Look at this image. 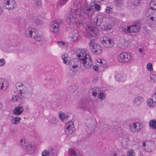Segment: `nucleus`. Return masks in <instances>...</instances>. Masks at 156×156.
Returning <instances> with one entry per match:
<instances>
[{
  "label": "nucleus",
  "mask_w": 156,
  "mask_h": 156,
  "mask_svg": "<svg viewBox=\"0 0 156 156\" xmlns=\"http://www.w3.org/2000/svg\"><path fill=\"white\" fill-rule=\"evenodd\" d=\"M94 12V10L90 5L85 7H81L80 9H77L68 13L66 16V21L68 23L73 25L75 28L78 25L83 24L82 20L83 16V13L87 16H91Z\"/></svg>",
  "instance_id": "f257e3e1"
},
{
  "label": "nucleus",
  "mask_w": 156,
  "mask_h": 156,
  "mask_svg": "<svg viewBox=\"0 0 156 156\" xmlns=\"http://www.w3.org/2000/svg\"><path fill=\"white\" fill-rule=\"evenodd\" d=\"M76 56L80 64L84 68H89L92 66L93 62L90 56L85 50H78L76 52Z\"/></svg>",
  "instance_id": "f03ea898"
},
{
  "label": "nucleus",
  "mask_w": 156,
  "mask_h": 156,
  "mask_svg": "<svg viewBox=\"0 0 156 156\" xmlns=\"http://www.w3.org/2000/svg\"><path fill=\"white\" fill-rule=\"evenodd\" d=\"M78 108L81 110H87L91 112L92 108L91 105L93 104V101L86 98L82 99L79 102Z\"/></svg>",
  "instance_id": "7ed1b4c3"
},
{
  "label": "nucleus",
  "mask_w": 156,
  "mask_h": 156,
  "mask_svg": "<svg viewBox=\"0 0 156 156\" xmlns=\"http://www.w3.org/2000/svg\"><path fill=\"white\" fill-rule=\"evenodd\" d=\"M140 27V25L138 23L133 25L123 27L122 28L121 30L126 34L135 33L139 31Z\"/></svg>",
  "instance_id": "20e7f679"
},
{
  "label": "nucleus",
  "mask_w": 156,
  "mask_h": 156,
  "mask_svg": "<svg viewBox=\"0 0 156 156\" xmlns=\"http://www.w3.org/2000/svg\"><path fill=\"white\" fill-rule=\"evenodd\" d=\"M132 56L131 54L126 52H123L119 54L117 59L119 62L126 63L131 62L132 60Z\"/></svg>",
  "instance_id": "39448f33"
},
{
  "label": "nucleus",
  "mask_w": 156,
  "mask_h": 156,
  "mask_svg": "<svg viewBox=\"0 0 156 156\" xmlns=\"http://www.w3.org/2000/svg\"><path fill=\"white\" fill-rule=\"evenodd\" d=\"M2 5L5 9L9 10H12L16 7V4L14 0H4Z\"/></svg>",
  "instance_id": "423d86ee"
},
{
  "label": "nucleus",
  "mask_w": 156,
  "mask_h": 156,
  "mask_svg": "<svg viewBox=\"0 0 156 156\" xmlns=\"http://www.w3.org/2000/svg\"><path fill=\"white\" fill-rule=\"evenodd\" d=\"M143 128L141 123L138 122H134L131 123L129 126L130 131L133 133L140 131Z\"/></svg>",
  "instance_id": "0eeeda50"
},
{
  "label": "nucleus",
  "mask_w": 156,
  "mask_h": 156,
  "mask_svg": "<svg viewBox=\"0 0 156 156\" xmlns=\"http://www.w3.org/2000/svg\"><path fill=\"white\" fill-rule=\"evenodd\" d=\"M87 34L91 37H94L98 34L99 31L98 28L94 24H90L86 29Z\"/></svg>",
  "instance_id": "6e6552de"
},
{
  "label": "nucleus",
  "mask_w": 156,
  "mask_h": 156,
  "mask_svg": "<svg viewBox=\"0 0 156 156\" xmlns=\"http://www.w3.org/2000/svg\"><path fill=\"white\" fill-rule=\"evenodd\" d=\"M100 40L102 44L105 47L110 48L113 46L112 39L109 38L105 37H101L100 38Z\"/></svg>",
  "instance_id": "1a4fd4ad"
},
{
  "label": "nucleus",
  "mask_w": 156,
  "mask_h": 156,
  "mask_svg": "<svg viewBox=\"0 0 156 156\" xmlns=\"http://www.w3.org/2000/svg\"><path fill=\"white\" fill-rule=\"evenodd\" d=\"M74 130L73 122L70 121L66 123L65 129V131L66 134L70 135L73 133Z\"/></svg>",
  "instance_id": "9d476101"
},
{
  "label": "nucleus",
  "mask_w": 156,
  "mask_h": 156,
  "mask_svg": "<svg viewBox=\"0 0 156 156\" xmlns=\"http://www.w3.org/2000/svg\"><path fill=\"white\" fill-rule=\"evenodd\" d=\"M97 122L95 119H92L88 120L86 123V126L87 128L90 130L91 132H93L96 127Z\"/></svg>",
  "instance_id": "9b49d317"
},
{
  "label": "nucleus",
  "mask_w": 156,
  "mask_h": 156,
  "mask_svg": "<svg viewBox=\"0 0 156 156\" xmlns=\"http://www.w3.org/2000/svg\"><path fill=\"white\" fill-rule=\"evenodd\" d=\"M59 24L57 21L52 22L49 27V30L51 32L55 34L59 31Z\"/></svg>",
  "instance_id": "f8f14e48"
},
{
  "label": "nucleus",
  "mask_w": 156,
  "mask_h": 156,
  "mask_svg": "<svg viewBox=\"0 0 156 156\" xmlns=\"http://www.w3.org/2000/svg\"><path fill=\"white\" fill-rule=\"evenodd\" d=\"M144 101L143 98L141 96H138L132 100V104L135 107H138Z\"/></svg>",
  "instance_id": "ddd939ff"
},
{
  "label": "nucleus",
  "mask_w": 156,
  "mask_h": 156,
  "mask_svg": "<svg viewBox=\"0 0 156 156\" xmlns=\"http://www.w3.org/2000/svg\"><path fill=\"white\" fill-rule=\"evenodd\" d=\"M150 8L147 10L146 16L148 17L154 13L155 10H156V3L154 2H151L150 4Z\"/></svg>",
  "instance_id": "4468645a"
},
{
  "label": "nucleus",
  "mask_w": 156,
  "mask_h": 156,
  "mask_svg": "<svg viewBox=\"0 0 156 156\" xmlns=\"http://www.w3.org/2000/svg\"><path fill=\"white\" fill-rule=\"evenodd\" d=\"M27 154H31L34 151V147L31 143L26 144L25 146L23 147Z\"/></svg>",
  "instance_id": "2eb2a0df"
},
{
  "label": "nucleus",
  "mask_w": 156,
  "mask_h": 156,
  "mask_svg": "<svg viewBox=\"0 0 156 156\" xmlns=\"http://www.w3.org/2000/svg\"><path fill=\"white\" fill-rule=\"evenodd\" d=\"M9 85L8 81L4 78H0V90H5Z\"/></svg>",
  "instance_id": "dca6fc26"
},
{
  "label": "nucleus",
  "mask_w": 156,
  "mask_h": 156,
  "mask_svg": "<svg viewBox=\"0 0 156 156\" xmlns=\"http://www.w3.org/2000/svg\"><path fill=\"white\" fill-rule=\"evenodd\" d=\"M19 91L21 96L24 98L30 97L31 94V91L27 89H24L23 90H21V88H19Z\"/></svg>",
  "instance_id": "f3484780"
},
{
  "label": "nucleus",
  "mask_w": 156,
  "mask_h": 156,
  "mask_svg": "<svg viewBox=\"0 0 156 156\" xmlns=\"http://www.w3.org/2000/svg\"><path fill=\"white\" fill-rule=\"evenodd\" d=\"M93 47L92 51L94 55H99L102 53V48L99 44H96Z\"/></svg>",
  "instance_id": "a211bd4d"
},
{
  "label": "nucleus",
  "mask_w": 156,
  "mask_h": 156,
  "mask_svg": "<svg viewBox=\"0 0 156 156\" xmlns=\"http://www.w3.org/2000/svg\"><path fill=\"white\" fill-rule=\"evenodd\" d=\"M35 41H40L43 40V37L40 32L36 30L32 37Z\"/></svg>",
  "instance_id": "6ab92c4d"
},
{
  "label": "nucleus",
  "mask_w": 156,
  "mask_h": 156,
  "mask_svg": "<svg viewBox=\"0 0 156 156\" xmlns=\"http://www.w3.org/2000/svg\"><path fill=\"white\" fill-rule=\"evenodd\" d=\"M115 79L117 81L124 82L126 80V78L123 73H117L115 75Z\"/></svg>",
  "instance_id": "aec40b11"
},
{
  "label": "nucleus",
  "mask_w": 156,
  "mask_h": 156,
  "mask_svg": "<svg viewBox=\"0 0 156 156\" xmlns=\"http://www.w3.org/2000/svg\"><path fill=\"white\" fill-rule=\"evenodd\" d=\"M36 30V29L32 28L27 29L25 31L26 36L27 37L32 38L34 33Z\"/></svg>",
  "instance_id": "412c9836"
},
{
  "label": "nucleus",
  "mask_w": 156,
  "mask_h": 156,
  "mask_svg": "<svg viewBox=\"0 0 156 156\" xmlns=\"http://www.w3.org/2000/svg\"><path fill=\"white\" fill-rule=\"evenodd\" d=\"M23 111V107L18 106L16 107L13 111V114L16 115H19L22 114Z\"/></svg>",
  "instance_id": "4be33fe9"
},
{
  "label": "nucleus",
  "mask_w": 156,
  "mask_h": 156,
  "mask_svg": "<svg viewBox=\"0 0 156 156\" xmlns=\"http://www.w3.org/2000/svg\"><path fill=\"white\" fill-rule=\"evenodd\" d=\"M30 18L32 21H34L35 23L37 25H41L43 23V18L42 17L41 18H38L37 17L36 18L34 16H32L30 17Z\"/></svg>",
  "instance_id": "5701e85b"
},
{
  "label": "nucleus",
  "mask_w": 156,
  "mask_h": 156,
  "mask_svg": "<svg viewBox=\"0 0 156 156\" xmlns=\"http://www.w3.org/2000/svg\"><path fill=\"white\" fill-rule=\"evenodd\" d=\"M62 58L64 64L68 65L70 63V58L68 56L67 54L65 53L62 55Z\"/></svg>",
  "instance_id": "b1692460"
},
{
  "label": "nucleus",
  "mask_w": 156,
  "mask_h": 156,
  "mask_svg": "<svg viewBox=\"0 0 156 156\" xmlns=\"http://www.w3.org/2000/svg\"><path fill=\"white\" fill-rule=\"evenodd\" d=\"M127 46V43L123 39H121L118 44V47L119 48H124Z\"/></svg>",
  "instance_id": "393cba45"
},
{
  "label": "nucleus",
  "mask_w": 156,
  "mask_h": 156,
  "mask_svg": "<svg viewBox=\"0 0 156 156\" xmlns=\"http://www.w3.org/2000/svg\"><path fill=\"white\" fill-rule=\"evenodd\" d=\"M96 61L98 64V65H100L101 66H106V64L107 61L104 59H101L99 58H98L96 59Z\"/></svg>",
  "instance_id": "a878e982"
},
{
  "label": "nucleus",
  "mask_w": 156,
  "mask_h": 156,
  "mask_svg": "<svg viewBox=\"0 0 156 156\" xmlns=\"http://www.w3.org/2000/svg\"><path fill=\"white\" fill-rule=\"evenodd\" d=\"M149 125L151 128L156 130V120L153 119L150 120Z\"/></svg>",
  "instance_id": "bb28decb"
},
{
  "label": "nucleus",
  "mask_w": 156,
  "mask_h": 156,
  "mask_svg": "<svg viewBox=\"0 0 156 156\" xmlns=\"http://www.w3.org/2000/svg\"><path fill=\"white\" fill-rule=\"evenodd\" d=\"M21 120V118L20 117H14L12 119L11 122L13 124L17 125L20 122Z\"/></svg>",
  "instance_id": "cd10ccee"
},
{
  "label": "nucleus",
  "mask_w": 156,
  "mask_h": 156,
  "mask_svg": "<svg viewBox=\"0 0 156 156\" xmlns=\"http://www.w3.org/2000/svg\"><path fill=\"white\" fill-rule=\"evenodd\" d=\"M68 154L70 156H79L78 152L72 149H70L69 150Z\"/></svg>",
  "instance_id": "c85d7f7f"
},
{
  "label": "nucleus",
  "mask_w": 156,
  "mask_h": 156,
  "mask_svg": "<svg viewBox=\"0 0 156 156\" xmlns=\"http://www.w3.org/2000/svg\"><path fill=\"white\" fill-rule=\"evenodd\" d=\"M48 120L50 123L51 125H55L58 122V119L55 117H51L49 118Z\"/></svg>",
  "instance_id": "c756f323"
},
{
  "label": "nucleus",
  "mask_w": 156,
  "mask_h": 156,
  "mask_svg": "<svg viewBox=\"0 0 156 156\" xmlns=\"http://www.w3.org/2000/svg\"><path fill=\"white\" fill-rule=\"evenodd\" d=\"M147 105L148 106L151 108H153L155 105V102L152 99H148L147 101Z\"/></svg>",
  "instance_id": "7c9ffc66"
},
{
  "label": "nucleus",
  "mask_w": 156,
  "mask_h": 156,
  "mask_svg": "<svg viewBox=\"0 0 156 156\" xmlns=\"http://www.w3.org/2000/svg\"><path fill=\"white\" fill-rule=\"evenodd\" d=\"M68 0H59L57 4L58 8H61L67 2Z\"/></svg>",
  "instance_id": "2f4dec72"
},
{
  "label": "nucleus",
  "mask_w": 156,
  "mask_h": 156,
  "mask_svg": "<svg viewBox=\"0 0 156 156\" xmlns=\"http://www.w3.org/2000/svg\"><path fill=\"white\" fill-rule=\"evenodd\" d=\"M57 43L58 46L62 48H66L68 47L67 43L66 42L59 41Z\"/></svg>",
  "instance_id": "473e14b6"
},
{
  "label": "nucleus",
  "mask_w": 156,
  "mask_h": 156,
  "mask_svg": "<svg viewBox=\"0 0 156 156\" xmlns=\"http://www.w3.org/2000/svg\"><path fill=\"white\" fill-rule=\"evenodd\" d=\"M112 26L109 24H107L106 25H101V28L103 30H109L111 29Z\"/></svg>",
  "instance_id": "72a5a7b5"
},
{
  "label": "nucleus",
  "mask_w": 156,
  "mask_h": 156,
  "mask_svg": "<svg viewBox=\"0 0 156 156\" xmlns=\"http://www.w3.org/2000/svg\"><path fill=\"white\" fill-rule=\"evenodd\" d=\"M79 37V35L78 33L76 32L74 33L72 36L70 37L71 40L72 41H76L77 40Z\"/></svg>",
  "instance_id": "f704fd0d"
},
{
  "label": "nucleus",
  "mask_w": 156,
  "mask_h": 156,
  "mask_svg": "<svg viewBox=\"0 0 156 156\" xmlns=\"http://www.w3.org/2000/svg\"><path fill=\"white\" fill-rule=\"evenodd\" d=\"M106 94L105 93L100 92L99 93L98 98L99 101H102L105 98Z\"/></svg>",
  "instance_id": "c9c22d12"
},
{
  "label": "nucleus",
  "mask_w": 156,
  "mask_h": 156,
  "mask_svg": "<svg viewBox=\"0 0 156 156\" xmlns=\"http://www.w3.org/2000/svg\"><path fill=\"white\" fill-rule=\"evenodd\" d=\"M90 5L92 8L93 6H94L95 9L97 11H98L100 10L101 6L99 5L98 4L95 2H93L90 4Z\"/></svg>",
  "instance_id": "e433bc0d"
},
{
  "label": "nucleus",
  "mask_w": 156,
  "mask_h": 156,
  "mask_svg": "<svg viewBox=\"0 0 156 156\" xmlns=\"http://www.w3.org/2000/svg\"><path fill=\"white\" fill-rule=\"evenodd\" d=\"M115 6L117 7L122 6L124 4L122 0H118L115 2Z\"/></svg>",
  "instance_id": "4c0bfd02"
},
{
  "label": "nucleus",
  "mask_w": 156,
  "mask_h": 156,
  "mask_svg": "<svg viewBox=\"0 0 156 156\" xmlns=\"http://www.w3.org/2000/svg\"><path fill=\"white\" fill-rule=\"evenodd\" d=\"M113 12V9L109 6H107L105 10V12L108 14H111Z\"/></svg>",
  "instance_id": "58836bf2"
},
{
  "label": "nucleus",
  "mask_w": 156,
  "mask_h": 156,
  "mask_svg": "<svg viewBox=\"0 0 156 156\" xmlns=\"http://www.w3.org/2000/svg\"><path fill=\"white\" fill-rule=\"evenodd\" d=\"M59 117L62 121H63L65 120L67 118L66 115L63 112H61L59 114Z\"/></svg>",
  "instance_id": "ea45409f"
},
{
  "label": "nucleus",
  "mask_w": 156,
  "mask_h": 156,
  "mask_svg": "<svg viewBox=\"0 0 156 156\" xmlns=\"http://www.w3.org/2000/svg\"><path fill=\"white\" fill-rule=\"evenodd\" d=\"M97 89L95 87L94 88H92L90 90V92H91L92 95L94 96H96L98 93V92H99L97 90Z\"/></svg>",
  "instance_id": "a19ab883"
},
{
  "label": "nucleus",
  "mask_w": 156,
  "mask_h": 156,
  "mask_svg": "<svg viewBox=\"0 0 156 156\" xmlns=\"http://www.w3.org/2000/svg\"><path fill=\"white\" fill-rule=\"evenodd\" d=\"M104 15V13H100L98 15L97 17V21H101L103 19Z\"/></svg>",
  "instance_id": "79ce46f5"
},
{
  "label": "nucleus",
  "mask_w": 156,
  "mask_h": 156,
  "mask_svg": "<svg viewBox=\"0 0 156 156\" xmlns=\"http://www.w3.org/2000/svg\"><path fill=\"white\" fill-rule=\"evenodd\" d=\"M151 82H156V75L154 74H151L150 76Z\"/></svg>",
  "instance_id": "37998d69"
},
{
  "label": "nucleus",
  "mask_w": 156,
  "mask_h": 156,
  "mask_svg": "<svg viewBox=\"0 0 156 156\" xmlns=\"http://www.w3.org/2000/svg\"><path fill=\"white\" fill-rule=\"evenodd\" d=\"M146 68L150 72H151L153 70V68L152 65L151 63H148L147 64Z\"/></svg>",
  "instance_id": "c03bdc74"
},
{
  "label": "nucleus",
  "mask_w": 156,
  "mask_h": 156,
  "mask_svg": "<svg viewBox=\"0 0 156 156\" xmlns=\"http://www.w3.org/2000/svg\"><path fill=\"white\" fill-rule=\"evenodd\" d=\"M69 64V66H72L74 65H78V63L77 62V59H74L72 60L70 62Z\"/></svg>",
  "instance_id": "a18cd8bd"
},
{
  "label": "nucleus",
  "mask_w": 156,
  "mask_h": 156,
  "mask_svg": "<svg viewBox=\"0 0 156 156\" xmlns=\"http://www.w3.org/2000/svg\"><path fill=\"white\" fill-rule=\"evenodd\" d=\"M34 3L38 7H41L42 3L41 0H33Z\"/></svg>",
  "instance_id": "49530a36"
},
{
  "label": "nucleus",
  "mask_w": 156,
  "mask_h": 156,
  "mask_svg": "<svg viewBox=\"0 0 156 156\" xmlns=\"http://www.w3.org/2000/svg\"><path fill=\"white\" fill-rule=\"evenodd\" d=\"M20 142L21 147H23V148L25 146L26 144L28 143L26 142L24 139H21L20 140Z\"/></svg>",
  "instance_id": "de8ad7c7"
},
{
  "label": "nucleus",
  "mask_w": 156,
  "mask_h": 156,
  "mask_svg": "<svg viewBox=\"0 0 156 156\" xmlns=\"http://www.w3.org/2000/svg\"><path fill=\"white\" fill-rule=\"evenodd\" d=\"M16 86L17 89L19 90V88H21V90H22L23 88V85L22 83H19L16 84Z\"/></svg>",
  "instance_id": "09e8293b"
},
{
  "label": "nucleus",
  "mask_w": 156,
  "mask_h": 156,
  "mask_svg": "<svg viewBox=\"0 0 156 156\" xmlns=\"http://www.w3.org/2000/svg\"><path fill=\"white\" fill-rule=\"evenodd\" d=\"M12 100L14 101H18L20 100V98L18 95H15L13 96L12 98Z\"/></svg>",
  "instance_id": "8fccbe9b"
},
{
  "label": "nucleus",
  "mask_w": 156,
  "mask_h": 156,
  "mask_svg": "<svg viewBox=\"0 0 156 156\" xmlns=\"http://www.w3.org/2000/svg\"><path fill=\"white\" fill-rule=\"evenodd\" d=\"M14 132L13 130L11 129L9 132L8 136L10 138H13L14 136Z\"/></svg>",
  "instance_id": "3c124183"
},
{
  "label": "nucleus",
  "mask_w": 156,
  "mask_h": 156,
  "mask_svg": "<svg viewBox=\"0 0 156 156\" xmlns=\"http://www.w3.org/2000/svg\"><path fill=\"white\" fill-rule=\"evenodd\" d=\"M127 156H135V154L132 150H130L127 152Z\"/></svg>",
  "instance_id": "603ef678"
},
{
  "label": "nucleus",
  "mask_w": 156,
  "mask_h": 156,
  "mask_svg": "<svg viewBox=\"0 0 156 156\" xmlns=\"http://www.w3.org/2000/svg\"><path fill=\"white\" fill-rule=\"evenodd\" d=\"M51 154V152H48V151H45L42 152V156H49Z\"/></svg>",
  "instance_id": "864d4df0"
},
{
  "label": "nucleus",
  "mask_w": 156,
  "mask_h": 156,
  "mask_svg": "<svg viewBox=\"0 0 156 156\" xmlns=\"http://www.w3.org/2000/svg\"><path fill=\"white\" fill-rule=\"evenodd\" d=\"M5 61L3 58L0 59V66H3L5 64Z\"/></svg>",
  "instance_id": "5fc2aeb1"
},
{
  "label": "nucleus",
  "mask_w": 156,
  "mask_h": 156,
  "mask_svg": "<svg viewBox=\"0 0 156 156\" xmlns=\"http://www.w3.org/2000/svg\"><path fill=\"white\" fill-rule=\"evenodd\" d=\"M131 144L132 146H133V145L138 146V143L136 140H133L131 142Z\"/></svg>",
  "instance_id": "6e6d98bb"
},
{
  "label": "nucleus",
  "mask_w": 156,
  "mask_h": 156,
  "mask_svg": "<svg viewBox=\"0 0 156 156\" xmlns=\"http://www.w3.org/2000/svg\"><path fill=\"white\" fill-rule=\"evenodd\" d=\"M94 44L92 41H91L89 43V46L92 47V49L93 48H94V46L95 44Z\"/></svg>",
  "instance_id": "4d7b16f0"
},
{
  "label": "nucleus",
  "mask_w": 156,
  "mask_h": 156,
  "mask_svg": "<svg viewBox=\"0 0 156 156\" xmlns=\"http://www.w3.org/2000/svg\"><path fill=\"white\" fill-rule=\"evenodd\" d=\"M70 67H71L72 70L74 71V69H76V68H77L78 67V65H74L72 66H71Z\"/></svg>",
  "instance_id": "13d9d810"
},
{
  "label": "nucleus",
  "mask_w": 156,
  "mask_h": 156,
  "mask_svg": "<svg viewBox=\"0 0 156 156\" xmlns=\"http://www.w3.org/2000/svg\"><path fill=\"white\" fill-rule=\"evenodd\" d=\"M145 150L148 152H151L152 151V149L151 148V147L150 146H148V148H145Z\"/></svg>",
  "instance_id": "bf43d9fd"
},
{
  "label": "nucleus",
  "mask_w": 156,
  "mask_h": 156,
  "mask_svg": "<svg viewBox=\"0 0 156 156\" xmlns=\"http://www.w3.org/2000/svg\"><path fill=\"white\" fill-rule=\"evenodd\" d=\"M139 51L142 54H144V52L143 50V48H140L139 49Z\"/></svg>",
  "instance_id": "052dcab7"
},
{
  "label": "nucleus",
  "mask_w": 156,
  "mask_h": 156,
  "mask_svg": "<svg viewBox=\"0 0 156 156\" xmlns=\"http://www.w3.org/2000/svg\"><path fill=\"white\" fill-rule=\"evenodd\" d=\"M98 80V78L97 77L95 78L92 80V82L93 83H95Z\"/></svg>",
  "instance_id": "680f3d73"
},
{
  "label": "nucleus",
  "mask_w": 156,
  "mask_h": 156,
  "mask_svg": "<svg viewBox=\"0 0 156 156\" xmlns=\"http://www.w3.org/2000/svg\"><path fill=\"white\" fill-rule=\"evenodd\" d=\"M152 98L156 103V92L153 95Z\"/></svg>",
  "instance_id": "e2e57ef3"
},
{
  "label": "nucleus",
  "mask_w": 156,
  "mask_h": 156,
  "mask_svg": "<svg viewBox=\"0 0 156 156\" xmlns=\"http://www.w3.org/2000/svg\"><path fill=\"white\" fill-rule=\"evenodd\" d=\"M93 69L95 71H97L98 69V67L95 66H94L93 67Z\"/></svg>",
  "instance_id": "0e129e2a"
},
{
  "label": "nucleus",
  "mask_w": 156,
  "mask_h": 156,
  "mask_svg": "<svg viewBox=\"0 0 156 156\" xmlns=\"http://www.w3.org/2000/svg\"><path fill=\"white\" fill-rule=\"evenodd\" d=\"M94 1L96 2H102L103 0H94Z\"/></svg>",
  "instance_id": "69168bd1"
},
{
  "label": "nucleus",
  "mask_w": 156,
  "mask_h": 156,
  "mask_svg": "<svg viewBox=\"0 0 156 156\" xmlns=\"http://www.w3.org/2000/svg\"><path fill=\"white\" fill-rule=\"evenodd\" d=\"M149 19L151 20L152 21L154 20V18L153 17H152V16H151L150 17Z\"/></svg>",
  "instance_id": "338daca9"
},
{
  "label": "nucleus",
  "mask_w": 156,
  "mask_h": 156,
  "mask_svg": "<svg viewBox=\"0 0 156 156\" xmlns=\"http://www.w3.org/2000/svg\"><path fill=\"white\" fill-rule=\"evenodd\" d=\"M3 9H2V8L0 7V16H1V14H2V12H3Z\"/></svg>",
  "instance_id": "774afa93"
}]
</instances>
